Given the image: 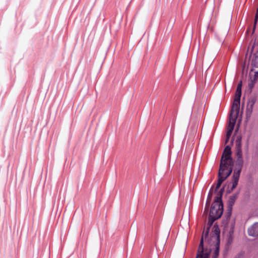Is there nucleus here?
Masks as SVG:
<instances>
[{
  "instance_id": "f257e3e1",
  "label": "nucleus",
  "mask_w": 258,
  "mask_h": 258,
  "mask_svg": "<svg viewBox=\"0 0 258 258\" xmlns=\"http://www.w3.org/2000/svg\"><path fill=\"white\" fill-rule=\"evenodd\" d=\"M220 166L227 167L229 165L234 166V161L232 157V151L231 147L227 145L223 151L221 160Z\"/></svg>"
},
{
  "instance_id": "f03ea898",
  "label": "nucleus",
  "mask_w": 258,
  "mask_h": 258,
  "mask_svg": "<svg viewBox=\"0 0 258 258\" xmlns=\"http://www.w3.org/2000/svg\"><path fill=\"white\" fill-rule=\"evenodd\" d=\"M211 248L205 247L204 245V236L202 235L198 249L196 258H209L211 252Z\"/></svg>"
},
{
  "instance_id": "7ed1b4c3",
  "label": "nucleus",
  "mask_w": 258,
  "mask_h": 258,
  "mask_svg": "<svg viewBox=\"0 0 258 258\" xmlns=\"http://www.w3.org/2000/svg\"><path fill=\"white\" fill-rule=\"evenodd\" d=\"M223 213V202L219 203H215V201L212 204L209 215L211 217H213L214 218L218 216V215L221 214V216Z\"/></svg>"
},
{
  "instance_id": "20e7f679",
  "label": "nucleus",
  "mask_w": 258,
  "mask_h": 258,
  "mask_svg": "<svg viewBox=\"0 0 258 258\" xmlns=\"http://www.w3.org/2000/svg\"><path fill=\"white\" fill-rule=\"evenodd\" d=\"M242 168L235 167L233 174L232 176L231 182L232 183L230 189L227 190V193H230L237 186L240 177V173Z\"/></svg>"
},
{
  "instance_id": "39448f33",
  "label": "nucleus",
  "mask_w": 258,
  "mask_h": 258,
  "mask_svg": "<svg viewBox=\"0 0 258 258\" xmlns=\"http://www.w3.org/2000/svg\"><path fill=\"white\" fill-rule=\"evenodd\" d=\"M240 108L235 109L231 107L230 110V113L229 117V123L227 128L233 130L234 126L235 125L236 119L238 117Z\"/></svg>"
},
{
  "instance_id": "423d86ee",
  "label": "nucleus",
  "mask_w": 258,
  "mask_h": 258,
  "mask_svg": "<svg viewBox=\"0 0 258 258\" xmlns=\"http://www.w3.org/2000/svg\"><path fill=\"white\" fill-rule=\"evenodd\" d=\"M220 230L218 226L217 225H214L211 234L210 240L213 242H217L218 244L220 243Z\"/></svg>"
},
{
  "instance_id": "0eeeda50",
  "label": "nucleus",
  "mask_w": 258,
  "mask_h": 258,
  "mask_svg": "<svg viewBox=\"0 0 258 258\" xmlns=\"http://www.w3.org/2000/svg\"><path fill=\"white\" fill-rule=\"evenodd\" d=\"M241 89V88L237 87L236 88L235 98L232 105V107H233L234 109H238V108H240Z\"/></svg>"
},
{
  "instance_id": "6e6552de",
  "label": "nucleus",
  "mask_w": 258,
  "mask_h": 258,
  "mask_svg": "<svg viewBox=\"0 0 258 258\" xmlns=\"http://www.w3.org/2000/svg\"><path fill=\"white\" fill-rule=\"evenodd\" d=\"M227 167H224L219 165V169L218 173V181L221 182L222 183L225 181L227 178H226L225 175V171L227 169Z\"/></svg>"
},
{
  "instance_id": "1a4fd4ad",
  "label": "nucleus",
  "mask_w": 258,
  "mask_h": 258,
  "mask_svg": "<svg viewBox=\"0 0 258 258\" xmlns=\"http://www.w3.org/2000/svg\"><path fill=\"white\" fill-rule=\"evenodd\" d=\"M221 217V214H220V215H218V216H217L215 218H214L213 217H211L210 215H209L208 222V227H207V230L205 233V235L206 237L208 236L210 229L211 227L212 226V225L213 224V223L214 222V221L215 220L218 219L219 218H220Z\"/></svg>"
},
{
  "instance_id": "9d476101",
  "label": "nucleus",
  "mask_w": 258,
  "mask_h": 258,
  "mask_svg": "<svg viewBox=\"0 0 258 258\" xmlns=\"http://www.w3.org/2000/svg\"><path fill=\"white\" fill-rule=\"evenodd\" d=\"M248 234L250 236H258V223H255L247 230Z\"/></svg>"
},
{
  "instance_id": "9b49d317",
  "label": "nucleus",
  "mask_w": 258,
  "mask_h": 258,
  "mask_svg": "<svg viewBox=\"0 0 258 258\" xmlns=\"http://www.w3.org/2000/svg\"><path fill=\"white\" fill-rule=\"evenodd\" d=\"M256 99L255 97H251L248 101L246 107V114L250 115L252 112L253 105L256 102Z\"/></svg>"
},
{
  "instance_id": "f8f14e48",
  "label": "nucleus",
  "mask_w": 258,
  "mask_h": 258,
  "mask_svg": "<svg viewBox=\"0 0 258 258\" xmlns=\"http://www.w3.org/2000/svg\"><path fill=\"white\" fill-rule=\"evenodd\" d=\"M238 192L235 193L233 196L230 197L228 201V208L230 210H232V207L235 204V200L238 197Z\"/></svg>"
},
{
  "instance_id": "ddd939ff",
  "label": "nucleus",
  "mask_w": 258,
  "mask_h": 258,
  "mask_svg": "<svg viewBox=\"0 0 258 258\" xmlns=\"http://www.w3.org/2000/svg\"><path fill=\"white\" fill-rule=\"evenodd\" d=\"M224 190H225L224 186H223L220 189V190L218 192L217 196L215 197V198L214 199L215 203L223 202L222 198L223 194L224 192Z\"/></svg>"
},
{
  "instance_id": "4468645a",
  "label": "nucleus",
  "mask_w": 258,
  "mask_h": 258,
  "mask_svg": "<svg viewBox=\"0 0 258 258\" xmlns=\"http://www.w3.org/2000/svg\"><path fill=\"white\" fill-rule=\"evenodd\" d=\"M232 210H230V209H227V212L223 220L222 223L223 224H225V225L228 224V221L230 220L232 214Z\"/></svg>"
},
{
  "instance_id": "2eb2a0df",
  "label": "nucleus",
  "mask_w": 258,
  "mask_h": 258,
  "mask_svg": "<svg viewBox=\"0 0 258 258\" xmlns=\"http://www.w3.org/2000/svg\"><path fill=\"white\" fill-rule=\"evenodd\" d=\"M251 66L253 68H258V51L254 54L251 61Z\"/></svg>"
},
{
  "instance_id": "dca6fc26",
  "label": "nucleus",
  "mask_w": 258,
  "mask_h": 258,
  "mask_svg": "<svg viewBox=\"0 0 258 258\" xmlns=\"http://www.w3.org/2000/svg\"><path fill=\"white\" fill-rule=\"evenodd\" d=\"M215 243V249L214 251V254L212 258H217L219 254V245L220 243H217V242H213Z\"/></svg>"
},
{
  "instance_id": "f3484780",
  "label": "nucleus",
  "mask_w": 258,
  "mask_h": 258,
  "mask_svg": "<svg viewBox=\"0 0 258 258\" xmlns=\"http://www.w3.org/2000/svg\"><path fill=\"white\" fill-rule=\"evenodd\" d=\"M235 225V219H234L230 223L229 234L230 236H232L234 232V228Z\"/></svg>"
},
{
  "instance_id": "a211bd4d",
  "label": "nucleus",
  "mask_w": 258,
  "mask_h": 258,
  "mask_svg": "<svg viewBox=\"0 0 258 258\" xmlns=\"http://www.w3.org/2000/svg\"><path fill=\"white\" fill-rule=\"evenodd\" d=\"M213 185L212 186V187L211 188V189L209 191V194L208 196V198H207V202L206 204V208L209 207L210 205V203L212 199V188H213Z\"/></svg>"
},
{
  "instance_id": "6ab92c4d",
  "label": "nucleus",
  "mask_w": 258,
  "mask_h": 258,
  "mask_svg": "<svg viewBox=\"0 0 258 258\" xmlns=\"http://www.w3.org/2000/svg\"><path fill=\"white\" fill-rule=\"evenodd\" d=\"M233 166L229 165L228 166L227 169L225 171V175L226 178H228L232 173L233 171Z\"/></svg>"
},
{
  "instance_id": "aec40b11",
  "label": "nucleus",
  "mask_w": 258,
  "mask_h": 258,
  "mask_svg": "<svg viewBox=\"0 0 258 258\" xmlns=\"http://www.w3.org/2000/svg\"><path fill=\"white\" fill-rule=\"evenodd\" d=\"M243 165V160L242 158H237L236 162L235 167L242 168Z\"/></svg>"
},
{
  "instance_id": "412c9836",
  "label": "nucleus",
  "mask_w": 258,
  "mask_h": 258,
  "mask_svg": "<svg viewBox=\"0 0 258 258\" xmlns=\"http://www.w3.org/2000/svg\"><path fill=\"white\" fill-rule=\"evenodd\" d=\"M255 82H256V81H255V80H253V79H251L249 81L248 86L249 89L250 90V92H251L253 88L254 87Z\"/></svg>"
},
{
  "instance_id": "4be33fe9",
  "label": "nucleus",
  "mask_w": 258,
  "mask_h": 258,
  "mask_svg": "<svg viewBox=\"0 0 258 258\" xmlns=\"http://www.w3.org/2000/svg\"><path fill=\"white\" fill-rule=\"evenodd\" d=\"M236 156L237 158H242V149H237L236 150Z\"/></svg>"
},
{
  "instance_id": "5701e85b",
  "label": "nucleus",
  "mask_w": 258,
  "mask_h": 258,
  "mask_svg": "<svg viewBox=\"0 0 258 258\" xmlns=\"http://www.w3.org/2000/svg\"><path fill=\"white\" fill-rule=\"evenodd\" d=\"M233 130L227 128V132H226V138H230V137H231V136L232 135V133L233 132Z\"/></svg>"
},
{
  "instance_id": "b1692460",
  "label": "nucleus",
  "mask_w": 258,
  "mask_h": 258,
  "mask_svg": "<svg viewBox=\"0 0 258 258\" xmlns=\"http://www.w3.org/2000/svg\"><path fill=\"white\" fill-rule=\"evenodd\" d=\"M235 146L236 150L241 149V143H235Z\"/></svg>"
},
{
  "instance_id": "393cba45",
  "label": "nucleus",
  "mask_w": 258,
  "mask_h": 258,
  "mask_svg": "<svg viewBox=\"0 0 258 258\" xmlns=\"http://www.w3.org/2000/svg\"><path fill=\"white\" fill-rule=\"evenodd\" d=\"M221 184H222L221 182H218L217 181V184H216V188H215V192H216L217 191V190L220 187Z\"/></svg>"
},
{
  "instance_id": "a878e982",
  "label": "nucleus",
  "mask_w": 258,
  "mask_h": 258,
  "mask_svg": "<svg viewBox=\"0 0 258 258\" xmlns=\"http://www.w3.org/2000/svg\"><path fill=\"white\" fill-rule=\"evenodd\" d=\"M242 138L241 136H238L236 140L235 143H241Z\"/></svg>"
},
{
  "instance_id": "bb28decb",
  "label": "nucleus",
  "mask_w": 258,
  "mask_h": 258,
  "mask_svg": "<svg viewBox=\"0 0 258 258\" xmlns=\"http://www.w3.org/2000/svg\"><path fill=\"white\" fill-rule=\"evenodd\" d=\"M242 81H240V82L238 84L237 87L242 88Z\"/></svg>"
},
{
  "instance_id": "cd10ccee",
  "label": "nucleus",
  "mask_w": 258,
  "mask_h": 258,
  "mask_svg": "<svg viewBox=\"0 0 258 258\" xmlns=\"http://www.w3.org/2000/svg\"><path fill=\"white\" fill-rule=\"evenodd\" d=\"M229 139H230V138H226V140H225V144H227V143H228V142H229Z\"/></svg>"
},
{
  "instance_id": "c85d7f7f",
  "label": "nucleus",
  "mask_w": 258,
  "mask_h": 258,
  "mask_svg": "<svg viewBox=\"0 0 258 258\" xmlns=\"http://www.w3.org/2000/svg\"><path fill=\"white\" fill-rule=\"evenodd\" d=\"M256 150L258 151V143H257V145L256 146Z\"/></svg>"
},
{
  "instance_id": "c756f323",
  "label": "nucleus",
  "mask_w": 258,
  "mask_h": 258,
  "mask_svg": "<svg viewBox=\"0 0 258 258\" xmlns=\"http://www.w3.org/2000/svg\"><path fill=\"white\" fill-rule=\"evenodd\" d=\"M233 140H234V139H232V143H233Z\"/></svg>"
}]
</instances>
